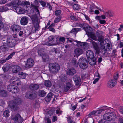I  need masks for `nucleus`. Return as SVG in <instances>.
Segmentation results:
<instances>
[{"mask_svg":"<svg viewBox=\"0 0 123 123\" xmlns=\"http://www.w3.org/2000/svg\"><path fill=\"white\" fill-rule=\"evenodd\" d=\"M2 68L4 72H6L9 70V66L8 65L5 64L2 67Z\"/></svg>","mask_w":123,"mask_h":123,"instance_id":"nucleus-36","label":"nucleus"},{"mask_svg":"<svg viewBox=\"0 0 123 123\" xmlns=\"http://www.w3.org/2000/svg\"><path fill=\"white\" fill-rule=\"evenodd\" d=\"M88 41L91 43L92 44L94 48L96 51V53L98 54H99L100 49L97 43L90 39H88Z\"/></svg>","mask_w":123,"mask_h":123,"instance_id":"nucleus-8","label":"nucleus"},{"mask_svg":"<svg viewBox=\"0 0 123 123\" xmlns=\"http://www.w3.org/2000/svg\"><path fill=\"white\" fill-rule=\"evenodd\" d=\"M49 69L50 72L54 74L57 72L60 69V66L57 63H50Z\"/></svg>","mask_w":123,"mask_h":123,"instance_id":"nucleus-3","label":"nucleus"},{"mask_svg":"<svg viewBox=\"0 0 123 123\" xmlns=\"http://www.w3.org/2000/svg\"><path fill=\"white\" fill-rule=\"evenodd\" d=\"M1 50L4 52H6L8 49V48L5 45H2L0 47Z\"/></svg>","mask_w":123,"mask_h":123,"instance_id":"nucleus-34","label":"nucleus"},{"mask_svg":"<svg viewBox=\"0 0 123 123\" xmlns=\"http://www.w3.org/2000/svg\"><path fill=\"white\" fill-rule=\"evenodd\" d=\"M13 31L15 32H18L21 30V27L18 25H13L12 27Z\"/></svg>","mask_w":123,"mask_h":123,"instance_id":"nucleus-16","label":"nucleus"},{"mask_svg":"<svg viewBox=\"0 0 123 123\" xmlns=\"http://www.w3.org/2000/svg\"><path fill=\"white\" fill-rule=\"evenodd\" d=\"M36 94L35 93L28 92L26 93L25 97L27 98L33 99L36 98Z\"/></svg>","mask_w":123,"mask_h":123,"instance_id":"nucleus-11","label":"nucleus"},{"mask_svg":"<svg viewBox=\"0 0 123 123\" xmlns=\"http://www.w3.org/2000/svg\"><path fill=\"white\" fill-rule=\"evenodd\" d=\"M80 27L83 28L86 32H87L88 31L87 30L88 27L86 26V25L85 24H81L80 25Z\"/></svg>","mask_w":123,"mask_h":123,"instance_id":"nucleus-39","label":"nucleus"},{"mask_svg":"<svg viewBox=\"0 0 123 123\" xmlns=\"http://www.w3.org/2000/svg\"><path fill=\"white\" fill-rule=\"evenodd\" d=\"M55 36H50L48 38V41L47 42L45 41L43 42V44L49 46L55 45L56 44V43H53V42L55 41Z\"/></svg>","mask_w":123,"mask_h":123,"instance_id":"nucleus-5","label":"nucleus"},{"mask_svg":"<svg viewBox=\"0 0 123 123\" xmlns=\"http://www.w3.org/2000/svg\"><path fill=\"white\" fill-rule=\"evenodd\" d=\"M73 41L76 43V46L78 47L76 48L74 50V54L77 57L83 54L84 49L86 50L88 48V45L86 42H81L75 40Z\"/></svg>","mask_w":123,"mask_h":123,"instance_id":"nucleus-1","label":"nucleus"},{"mask_svg":"<svg viewBox=\"0 0 123 123\" xmlns=\"http://www.w3.org/2000/svg\"><path fill=\"white\" fill-rule=\"evenodd\" d=\"M86 33L88 37L90 38L95 41H97V39L96 37L95 33L93 32H90L88 31Z\"/></svg>","mask_w":123,"mask_h":123,"instance_id":"nucleus-18","label":"nucleus"},{"mask_svg":"<svg viewBox=\"0 0 123 123\" xmlns=\"http://www.w3.org/2000/svg\"><path fill=\"white\" fill-rule=\"evenodd\" d=\"M20 4L19 0H15L14 1L9 3V5L11 6L16 7L17 6Z\"/></svg>","mask_w":123,"mask_h":123,"instance_id":"nucleus-23","label":"nucleus"},{"mask_svg":"<svg viewBox=\"0 0 123 123\" xmlns=\"http://www.w3.org/2000/svg\"><path fill=\"white\" fill-rule=\"evenodd\" d=\"M53 95V94L52 93H49L45 98V100L47 102H50Z\"/></svg>","mask_w":123,"mask_h":123,"instance_id":"nucleus-25","label":"nucleus"},{"mask_svg":"<svg viewBox=\"0 0 123 123\" xmlns=\"http://www.w3.org/2000/svg\"><path fill=\"white\" fill-rule=\"evenodd\" d=\"M46 7L48 8L50 10H51L52 9V8L51 6L48 3H47V4Z\"/></svg>","mask_w":123,"mask_h":123,"instance_id":"nucleus-63","label":"nucleus"},{"mask_svg":"<svg viewBox=\"0 0 123 123\" xmlns=\"http://www.w3.org/2000/svg\"><path fill=\"white\" fill-rule=\"evenodd\" d=\"M44 49L41 48L39 49L38 50V53L39 55L42 56L45 54L44 52Z\"/></svg>","mask_w":123,"mask_h":123,"instance_id":"nucleus-31","label":"nucleus"},{"mask_svg":"<svg viewBox=\"0 0 123 123\" xmlns=\"http://www.w3.org/2000/svg\"><path fill=\"white\" fill-rule=\"evenodd\" d=\"M20 4L19 0H15L14 1L9 3V5L11 6L16 7L17 6Z\"/></svg>","mask_w":123,"mask_h":123,"instance_id":"nucleus-24","label":"nucleus"},{"mask_svg":"<svg viewBox=\"0 0 123 123\" xmlns=\"http://www.w3.org/2000/svg\"><path fill=\"white\" fill-rule=\"evenodd\" d=\"M78 63L80 68L84 70L88 66V63L86 58H82L79 59L78 61Z\"/></svg>","mask_w":123,"mask_h":123,"instance_id":"nucleus-4","label":"nucleus"},{"mask_svg":"<svg viewBox=\"0 0 123 123\" xmlns=\"http://www.w3.org/2000/svg\"><path fill=\"white\" fill-rule=\"evenodd\" d=\"M61 13V11L60 10H56L55 12V14L56 15H59Z\"/></svg>","mask_w":123,"mask_h":123,"instance_id":"nucleus-57","label":"nucleus"},{"mask_svg":"<svg viewBox=\"0 0 123 123\" xmlns=\"http://www.w3.org/2000/svg\"><path fill=\"white\" fill-rule=\"evenodd\" d=\"M14 85H8L7 87V88L9 92H10L11 90L12 87H13Z\"/></svg>","mask_w":123,"mask_h":123,"instance_id":"nucleus-46","label":"nucleus"},{"mask_svg":"<svg viewBox=\"0 0 123 123\" xmlns=\"http://www.w3.org/2000/svg\"><path fill=\"white\" fill-rule=\"evenodd\" d=\"M7 92L6 91L4 90L0 91V95L3 97H6L7 95Z\"/></svg>","mask_w":123,"mask_h":123,"instance_id":"nucleus-33","label":"nucleus"},{"mask_svg":"<svg viewBox=\"0 0 123 123\" xmlns=\"http://www.w3.org/2000/svg\"><path fill=\"white\" fill-rule=\"evenodd\" d=\"M29 88L31 90H36L39 88V86L37 84H32L30 85Z\"/></svg>","mask_w":123,"mask_h":123,"instance_id":"nucleus-22","label":"nucleus"},{"mask_svg":"<svg viewBox=\"0 0 123 123\" xmlns=\"http://www.w3.org/2000/svg\"><path fill=\"white\" fill-rule=\"evenodd\" d=\"M79 81H74L75 83V85L76 86H80L81 85V79H79Z\"/></svg>","mask_w":123,"mask_h":123,"instance_id":"nucleus-47","label":"nucleus"},{"mask_svg":"<svg viewBox=\"0 0 123 123\" xmlns=\"http://www.w3.org/2000/svg\"><path fill=\"white\" fill-rule=\"evenodd\" d=\"M20 81L19 79L16 76H14L12 77L10 81L11 83L17 84V85H18L19 84Z\"/></svg>","mask_w":123,"mask_h":123,"instance_id":"nucleus-12","label":"nucleus"},{"mask_svg":"<svg viewBox=\"0 0 123 123\" xmlns=\"http://www.w3.org/2000/svg\"><path fill=\"white\" fill-rule=\"evenodd\" d=\"M104 110L105 109H103L99 110L97 111H96V113H97V114H100L101 113V112L103 111H104Z\"/></svg>","mask_w":123,"mask_h":123,"instance_id":"nucleus-55","label":"nucleus"},{"mask_svg":"<svg viewBox=\"0 0 123 123\" xmlns=\"http://www.w3.org/2000/svg\"><path fill=\"white\" fill-rule=\"evenodd\" d=\"M103 33V32L102 31H98L97 32L96 36L97 37L102 36Z\"/></svg>","mask_w":123,"mask_h":123,"instance_id":"nucleus-48","label":"nucleus"},{"mask_svg":"<svg viewBox=\"0 0 123 123\" xmlns=\"http://www.w3.org/2000/svg\"><path fill=\"white\" fill-rule=\"evenodd\" d=\"M65 40V38L63 37H60L59 39L57 38L56 40V45L64 43Z\"/></svg>","mask_w":123,"mask_h":123,"instance_id":"nucleus-21","label":"nucleus"},{"mask_svg":"<svg viewBox=\"0 0 123 123\" xmlns=\"http://www.w3.org/2000/svg\"><path fill=\"white\" fill-rule=\"evenodd\" d=\"M102 48V52H103V54H105L107 50L105 49V47L103 45L101 46Z\"/></svg>","mask_w":123,"mask_h":123,"instance_id":"nucleus-51","label":"nucleus"},{"mask_svg":"<svg viewBox=\"0 0 123 123\" xmlns=\"http://www.w3.org/2000/svg\"><path fill=\"white\" fill-rule=\"evenodd\" d=\"M73 8L74 10H77L80 8V5L77 4H75L73 6Z\"/></svg>","mask_w":123,"mask_h":123,"instance_id":"nucleus-37","label":"nucleus"},{"mask_svg":"<svg viewBox=\"0 0 123 123\" xmlns=\"http://www.w3.org/2000/svg\"><path fill=\"white\" fill-rule=\"evenodd\" d=\"M15 52H13L11 53L10 55L6 58V60H8L10 59H11L13 56L15 54Z\"/></svg>","mask_w":123,"mask_h":123,"instance_id":"nucleus-43","label":"nucleus"},{"mask_svg":"<svg viewBox=\"0 0 123 123\" xmlns=\"http://www.w3.org/2000/svg\"><path fill=\"white\" fill-rule=\"evenodd\" d=\"M61 18L59 17H58L55 19L54 22V23H57L59 22L61 20Z\"/></svg>","mask_w":123,"mask_h":123,"instance_id":"nucleus-53","label":"nucleus"},{"mask_svg":"<svg viewBox=\"0 0 123 123\" xmlns=\"http://www.w3.org/2000/svg\"><path fill=\"white\" fill-rule=\"evenodd\" d=\"M15 41L14 39L11 38H8L7 41V45L10 48L14 47L16 44Z\"/></svg>","mask_w":123,"mask_h":123,"instance_id":"nucleus-10","label":"nucleus"},{"mask_svg":"<svg viewBox=\"0 0 123 123\" xmlns=\"http://www.w3.org/2000/svg\"><path fill=\"white\" fill-rule=\"evenodd\" d=\"M11 68L12 69V71L14 73H17L21 70L20 67L17 65L11 66Z\"/></svg>","mask_w":123,"mask_h":123,"instance_id":"nucleus-14","label":"nucleus"},{"mask_svg":"<svg viewBox=\"0 0 123 123\" xmlns=\"http://www.w3.org/2000/svg\"><path fill=\"white\" fill-rule=\"evenodd\" d=\"M39 93L40 96L43 97L46 95V92L43 90H40L39 91Z\"/></svg>","mask_w":123,"mask_h":123,"instance_id":"nucleus-40","label":"nucleus"},{"mask_svg":"<svg viewBox=\"0 0 123 123\" xmlns=\"http://www.w3.org/2000/svg\"><path fill=\"white\" fill-rule=\"evenodd\" d=\"M96 111H93L90 113L88 115V117H91L93 115H96Z\"/></svg>","mask_w":123,"mask_h":123,"instance_id":"nucleus-50","label":"nucleus"},{"mask_svg":"<svg viewBox=\"0 0 123 123\" xmlns=\"http://www.w3.org/2000/svg\"><path fill=\"white\" fill-rule=\"evenodd\" d=\"M44 84L46 87H50L52 85L51 81L49 80L45 81Z\"/></svg>","mask_w":123,"mask_h":123,"instance_id":"nucleus-35","label":"nucleus"},{"mask_svg":"<svg viewBox=\"0 0 123 123\" xmlns=\"http://www.w3.org/2000/svg\"><path fill=\"white\" fill-rule=\"evenodd\" d=\"M19 91V89L18 87L14 86H13L11 91H10L13 93H17Z\"/></svg>","mask_w":123,"mask_h":123,"instance_id":"nucleus-26","label":"nucleus"},{"mask_svg":"<svg viewBox=\"0 0 123 123\" xmlns=\"http://www.w3.org/2000/svg\"><path fill=\"white\" fill-rule=\"evenodd\" d=\"M105 15L107 17H110L113 16V15L111 14L109 12H106L105 13Z\"/></svg>","mask_w":123,"mask_h":123,"instance_id":"nucleus-49","label":"nucleus"},{"mask_svg":"<svg viewBox=\"0 0 123 123\" xmlns=\"http://www.w3.org/2000/svg\"><path fill=\"white\" fill-rule=\"evenodd\" d=\"M18 75L20 78L22 79H25V77L26 74H25L23 72H20L18 73Z\"/></svg>","mask_w":123,"mask_h":123,"instance_id":"nucleus-41","label":"nucleus"},{"mask_svg":"<svg viewBox=\"0 0 123 123\" xmlns=\"http://www.w3.org/2000/svg\"><path fill=\"white\" fill-rule=\"evenodd\" d=\"M31 19L32 20L33 25L32 29V31L34 32L38 30L39 27V20L37 16L36 15H33L31 17Z\"/></svg>","mask_w":123,"mask_h":123,"instance_id":"nucleus-2","label":"nucleus"},{"mask_svg":"<svg viewBox=\"0 0 123 123\" xmlns=\"http://www.w3.org/2000/svg\"><path fill=\"white\" fill-rule=\"evenodd\" d=\"M86 55L87 58L88 59L94 57L93 53L91 50H88L87 51Z\"/></svg>","mask_w":123,"mask_h":123,"instance_id":"nucleus-20","label":"nucleus"},{"mask_svg":"<svg viewBox=\"0 0 123 123\" xmlns=\"http://www.w3.org/2000/svg\"><path fill=\"white\" fill-rule=\"evenodd\" d=\"M57 117L55 116H53L52 121L53 122H55L57 120Z\"/></svg>","mask_w":123,"mask_h":123,"instance_id":"nucleus-58","label":"nucleus"},{"mask_svg":"<svg viewBox=\"0 0 123 123\" xmlns=\"http://www.w3.org/2000/svg\"><path fill=\"white\" fill-rule=\"evenodd\" d=\"M31 5L32 8L36 10V12L39 13V11L38 8L39 7H38V6H37L32 4H31Z\"/></svg>","mask_w":123,"mask_h":123,"instance_id":"nucleus-42","label":"nucleus"},{"mask_svg":"<svg viewBox=\"0 0 123 123\" xmlns=\"http://www.w3.org/2000/svg\"><path fill=\"white\" fill-rule=\"evenodd\" d=\"M41 56L42 57L43 61L44 62H46L48 61L49 58L48 56L46 54Z\"/></svg>","mask_w":123,"mask_h":123,"instance_id":"nucleus-32","label":"nucleus"},{"mask_svg":"<svg viewBox=\"0 0 123 123\" xmlns=\"http://www.w3.org/2000/svg\"><path fill=\"white\" fill-rule=\"evenodd\" d=\"M72 64L74 65L75 67H77L78 65V62L75 59H72L71 62Z\"/></svg>","mask_w":123,"mask_h":123,"instance_id":"nucleus-30","label":"nucleus"},{"mask_svg":"<svg viewBox=\"0 0 123 123\" xmlns=\"http://www.w3.org/2000/svg\"><path fill=\"white\" fill-rule=\"evenodd\" d=\"M67 119L68 121V123H73L72 121L71 120V118L70 116L68 117H67Z\"/></svg>","mask_w":123,"mask_h":123,"instance_id":"nucleus-60","label":"nucleus"},{"mask_svg":"<svg viewBox=\"0 0 123 123\" xmlns=\"http://www.w3.org/2000/svg\"><path fill=\"white\" fill-rule=\"evenodd\" d=\"M6 59H3L0 60V64H2L6 62Z\"/></svg>","mask_w":123,"mask_h":123,"instance_id":"nucleus-62","label":"nucleus"},{"mask_svg":"<svg viewBox=\"0 0 123 123\" xmlns=\"http://www.w3.org/2000/svg\"><path fill=\"white\" fill-rule=\"evenodd\" d=\"M9 105L12 110L13 111H16L18 109V107L15 101H12L9 103Z\"/></svg>","mask_w":123,"mask_h":123,"instance_id":"nucleus-9","label":"nucleus"},{"mask_svg":"<svg viewBox=\"0 0 123 123\" xmlns=\"http://www.w3.org/2000/svg\"><path fill=\"white\" fill-rule=\"evenodd\" d=\"M7 2V0H1L0 1V4H4Z\"/></svg>","mask_w":123,"mask_h":123,"instance_id":"nucleus-61","label":"nucleus"},{"mask_svg":"<svg viewBox=\"0 0 123 123\" xmlns=\"http://www.w3.org/2000/svg\"><path fill=\"white\" fill-rule=\"evenodd\" d=\"M116 117L115 114L113 113H107L104 114L103 116L104 119L108 121L112 120Z\"/></svg>","mask_w":123,"mask_h":123,"instance_id":"nucleus-6","label":"nucleus"},{"mask_svg":"<svg viewBox=\"0 0 123 123\" xmlns=\"http://www.w3.org/2000/svg\"><path fill=\"white\" fill-rule=\"evenodd\" d=\"M88 61L89 64L92 66L95 65L96 64V59L94 57L90 59Z\"/></svg>","mask_w":123,"mask_h":123,"instance_id":"nucleus-27","label":"nucleus"},{"mask_svg":"<svg viewBox=\"0 0 123 123\" xmlns=\"http://www.w3.org/2000/svg\"><path fill=\"white\" fill-rule=\"evenodd\" d=\"M79 79H80V78L77 76H74L73 77V80L74 81H79Z\"/></svg>","mask_w":123,"mask_h":123,"instance_id":"nucleus-54","label":"nucleus"},{"mask_svg":"<svg viewBox=\"0 0 123 123\" xmlns=\"http://www.w3.org/2000/svg\"><path fill=\"white\" fill-rule=\"evenodd\" d=\"M34 63V62L32 58H29L28 59L27 63L25 65V66L26 68H30L33 66Z\"/></svg>","mask_w":123,"mask_h":123,"instance_id":"nucleus-13","label":"nucleus"},{"mask_svg":"<svg viewBox=\"0 0 123 123\" xmlns=\"http://www.w3.org/2000/svg\"><path fill=\"white\" fill-rule=\"evenodd\" d=\"M76 73V71L74 69L71 68L68 69L67 71V74L69 75H73Z\"/></svg>","mask_w":123,"mask_h":123,"instance_id":"nucleus-17","label":"nucleus"},{"mask_svg":"<svg viewBox=\"0 0 123 123\" xmlns=\"http://www.w3.org/2000/svg\"><path fill=\"white\" fill-rule=\"evenodd\" d=\"M41 5L43 7H45L46 6V3L44 1H39Z\"/></svg>","mask_w":123,"mask_h":123,"instance_id":"nucleus-52","label":"nucleus"},{"mask_svg":"<svg viewBox=\"0 0 123 123\" xmlns=\"http://www.w3.org/2000/svg\"><path fill=\"white\" fill-rule=\"evenodd\" d=\"M10 5H9V3L7 4L5 6H4L3 7V10L4 12L7 11L9 9V7H10Z\"/></svg>","mask_w":123,"mask_h":123,"instance_id":"nucleus-38","label":"nucleus"},{"mask_svg":"<svg viewBox=\"0 0 123 123\" xmlns=\"http://www.w3.org/2000/svg\"><path fill=\"white\" fill-rule=\"evenodd\" d=\"M116 84V83L113 79L110 80L108 82L107 86L111 88H112L114 87Z\"/></svg>","mask_w":123,"mask_h":123,"instance_id":"nucleus-19","label":"nucleus"},{"mask_svg":"<svg viewBox=\"0 0 123 123\" xmlns=\"http://www.w3.org/2000/svg\"><path fill=\"white\" fill-rule=\"evenodd\" d=\"M28 21V18L26 16L23 17L20 20L21 24L23 25H25L27 24Z\"/></svg>","mask_w":123,"mask_h":123,"instance_id":"nucleus-15","label":"nucleus"},{"mask_svg":"<svg viewBox=\"0 0 123 123\" xmlns=\"http://www.w3.org/2000/svg\"><path fill=\"white\" fill-rule=\"evenodd\" d=\"M11 119L14 121L15 123H21L23 120V118L18 114H17L15 116H12Z\"/></svg>","mask_w":123,"mask_h":123,"instance_id":"nucleus-7","label":"nucleus"},{"mask_svg":"<svg viewBox=\"0 0 123 123\" xmlns=\"http://www.w3.org/2000/svg\"><path fill=\"white\" fill-rule=\"evenodd\" d=\"M34 3L35 5L37 6H38V7H39V3L38 2L37 0H35L34 1Z\"/></svg>","mask_w":123,"mask_h":123,"instance_id":"nucleus-64","label":"nucleus"},{"mask_svg":"<svg viewBox=\"0 0 123 123\" xmlns=\"http://www.w3.org/2000/svg\"><path fill=\"white\" fill-rule=\"evenodd\" d=\"M98 37V40L101 43H103L104 42V37L103 36H101Z\"/></svg>","mask_w":123,"mask_h":123,"instance_id":"nucleus-45","label":"nucleus"},{"mask_svg":"<svg viewBox=\"0 0 123 123\" xmlns=\"http://www.w3.org/2000/svg\"><path fill=\"white\" fill-rule=\"evenodd\" d=\"M81 30V28H74L70 32L73 33L74 34L76 35L78 31Z\"/></svg>","mask_w":123,"mask_h":123,"instance_id":"nucleus-28","label":"nucleus"},{"mask_svg":"<svg viewBox=\"0 0 123 123\" xmlns=\"http://www.w3.org/2000/svg\"><path fill=\"white\" fill-rule=\"evenodd\" d=\"M16 101L18 104L20 103L21 102V101L20 98H18L15 99Z\"/></svg>","mask_w":123,"mask_h":123,"instance_id":"nucleus-59","label":"nucleus"},{"mask_svg":"<svg viewBox=\"0 0 123 123\" xmlns=\"http://www.w3.org/2000/svg\"><path fill=\"white\" fill-rule=\"evenodd\" d=\"M71 85L69 83H68L66 84V86L64 88V91L65 92H67L71 87Z\"/></svg>","mask_w":123,"mask_h":123,"instance_id":"nucleus-29","label":"nucleus"},{"mask_svg":"<svg viewBox=\"0 0 123 123\" xmlns=\"http://www.w3.org/2000/svg\"><path fill=\"white\" fill-rule=\"evenodd\" d=\"M57 48H53L51 50V52H55V53H57Z\"/></svg>","mask_w":123,"mask_h":123,"instance_id":"nucleus-56","label":"nucleus"},{"mask_svg":"<svg viewBox=\"0 0 123 123\" xmlns=\"http://www.w3.org/2000/svg\"><path fill=\"white\" fill-rule=\"evenodd\" d=\"M9 111L8 110H6L4 112L3 115L6 117H7L9 115Z\"/></svg>","mask_w":123,"mask_h":123,"instance_id":"nucleus-44","label":"nucleus"}]
</instances>
